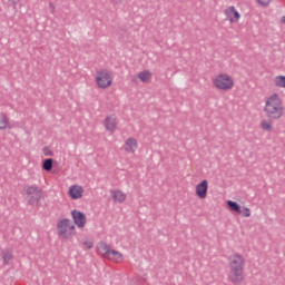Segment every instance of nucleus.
<instances>
[{"label": "nucleus", "mask_w": 285, "mask_h": 285, "mask_svg": "<svg viewBox=\"0 0 285 285\" xmlns=\"http://www.w3.org/2000/svg\"><path fill=\"white\" fill-rule=\"evenodd\" d=\"M212 86L218 92H230L235 88V78L227 72H219L212 78Z\"/></svg>", "instance_id": "obj_3"}, {"label": "nucleus", "mask_w": 285, "mask_h": 285, "mask_svg": "<svg viewBox=\"0 0 285 285\" xmlns=\"http://www.w3.org/2000/svg\"><path fill=\"white\" fill-rule=\"evenodd\" d=\"M109 199L112 204L121 205L128 202V194L121 188H114L109 190Z\"/></svg>", "instance_id": "obj_9"}, {"label": "nucleus", "mask_w": 285, "mask_h": 285, "mask_svg": "<svg viewBox=\"0 0 285 285\" xmlns=\"http://www.w3.org/2000/svg\"><path fill=\"white\" fill-rule=\"evenodd\" d=\"M24 198L29 206H39L40 199H43V189L37 185H29L24 190Z\"/></svg>", "instance_id": "obj_7"}, {"label": "nucleus", "mask_w": 285, "mask_h": 285, "mask_svg": "<svg viewBox=\"0 0 285 285\" xmlns=\"http://www.w3.org/2000/svg\"><path fill=\"white\" fill-rule=\"evenodd\" d=\"M195 196L204 202L208 197V180L203 179L195 186Z\"/></svg>", "instance_id": "obj_12"}, {"label": "nucleus", "mask_w": 285, "mask_h": 285, "mask_svg": "<svg viewBox=\"0 0 285 285\" xmlns=\"http://www.w3.org/2000/svg\"><path fill=\"white\" fill-rule=\"evenodd\" d=\"M43 154H45L47 157H51L52 150H51L50 148H45V149H43Z\"/></svg>", "instance_id": "obj_26"}, {"label": "nucleus", "mask_w": 285, "mask_h": 285, "mask_svg": "<svg viewBox=\"0 0 285 285\" xmlns=\"http://www.w3.org/2000/svg\"><path fill=\"white\" fill-rule=\"evenodd\" d=\"M115 82V76L112 71L108 69H99L95 75V83L99 90H108V88L112 87Z\"/></svg>", "instance_id": "obj_5"}, {"label": "nucleus", "mask_w": 285, "mask_h": 285, "mask_svg": "<svg viewBox=\"0 0 285 285\" xmlns=\"http://www.w3.org/2000/svg\"><path fill=\"white\" fill-rule=\"evenodd\" d=\"M225 21L230 23V26H235L242 21V12L235 6H228L224 10Z\"/></svg>", "instance_id": "obj_8"}, {"label": "nucleus", "mask_w": 285, "mask_h": 285, "mask_svg": "<svg viewBox=\"0 0 285 285\" xmlns=\"http://www.w3.org/2000/svg\"><path fill=\"white\" fill-rule=\"evenodd\" d=\"M258 8H271L273 0H255Z\"/></svg>", "instance_id": "obj_22"}, {"label": "nucleus", "mask_w": 285, "mask_h": 285, "mask_svg": "<svg viewBox=\"0 0 285 285\" xmlns=\"http://www.w3.org/2000/svg\"><path fill=\"white\" fill-rule=\"evenodd\" d=\"M104 126L107 132H117L119 129V118L116 114H109L104 119Z\"/></svg>", "instance_id": "obj_10"}, {"label": "nucleus", "mask_w": 285, "mask_h": 285, "mask_svg": "<svg viewBox=\"0 0 285 285\" xmlns=\"http://www.w3.org/2000/svg\"><path fill=\"white\" fill-rule=\"evenodd\" d=\"M12 125L10 124V117L8 114L0 112V130H10Z\"/></svg>", "instance_id": "obj_16"}, {"label": "nucleus", "mask_w": 285, "mask_h": 285, "mask_svg": "<svg viewBox=\"0 0 285 285\" xmlns=\"http://www.w3.org/2000/svg\"><path fill=\"white\" fill-rule=\"evenodd\" d=\"M132 81H139L140 83H150L153 81V71L150 69H145L136 73Z\"/></svg>", "instance_id": "obj_15"}, {"label": "nucleus", "mask_w": 285, "mask_h": 285, "mask_svg": "<svg viewBox=\"0 0 285 285\" xmlns=\"http://www.w3.org/2000/svg\"><path fill=\"white\" fill-rule=\"evenodd\" d=\"M67 195L72 200L82 199L83 195H86V189L79 184H73L68 188Z\"/></svg>", "instance_id": "obj_13"}, {"label": "nucleus", "mask_w": 285, "mask_h": 285, "mask_svg": "<svg viewBox=\"0 0 285 285\" xmlns=\"http://www.w3.org/2000/svg\"><path fill=\"white\" fill-rule=\"evenodd\" d=\"M71 217L77 228H86V224H88V218L86 217V214H83V212L73 209L71 210Z\"/></svg>", "instance_id": "obj_14"}, {"label": "nucleus", "mask_w": 285, "mask_h": 285, "mask_svg": "<svg viewBox=\"0 0 285 285\" xmlns=\"http://www.w3.org/2000/svg\"><path fill=\"white\" fill-rule=\"evenodd\" d=\"M81 246L83 248H86V250H90L91 248L95 247V242L92 240V238L90 237H85L82 240H81Z\"/></svg>", "instance_id": "obj_20"}, {"label": "nucleus", "mask_w": 285, "mask_h": 285, "mask_svg": "<svg viewBox=\"0 0 285 285\" xmlns=\"http://www.w3.org/2000/svg\"><path fill=\"white\" fill-rule=\"evenodd\" d=\"M259 128L261 130H263L264 132H273L274 130V125H273V120L271 119H263L261 122H259Z\"/></svg>", "instance_id": "obj_18"}, {"label": "nucleus", "mask_w": 285, "mask_h": 285, "mask_svg": "<svg viewBox=\"0 0 285 285\" xmlns=\"http://www.w3.org/2000/svg\"><path fill=\"white\" fill-rule=\"evenodd\" d=\"M10 6H19L21 3V0H7Z\"/></svg>", "instance_id": "obj_25"}, {"label": "nucleus", "mask_w": 285, "mask_h": 285, "mask_svg": "<svg viewBox=\"0 0 285 285\" xmlns=\"http://www.w3.org/2000/svg\"><path fill=\"white\" fill-rule=\"evenodd\" d=\"M122 150L126 155H135L139 150V140L135 137H128L124 140Z\"/></svg>", "instance_id": "obj_11"}, {"label": "nucleus", "mask_w": 285, "mask_h": 285, "mask_svg": "<svg viewBox=\"0 0 285 285\" xmlns=\"http://www.w3.org/2000/svg\"><path fill=\"white\" fill-rule=\"evenodd\" d=\"M238 215H242V217H250V208L240 207Z\"/></svg>", "instance_id": "obj_24"}, {"label": "nucleus", "mask_w": 285, "mask_h": 285, "mask_svg": "<svg viewBox=\"0 0 285 285\" xmlns=\"http://www.w3.org/2000/svg\"><path fill=\"white\" fill-rule=\"evenodd\" d=\"M98 248V253H100V255H102V257L105 259H108L109 262H114V264H120V262H124V255H121V253L111 249L110 245L100 242L97 245Z\"/></svg>", "instance_id": "obj_6"}, {"label": "nucleus", "mask_w": 285, "mask_h": 285, "mask_svg": "<svg viewBox=\"0 0 285 285\" xmlns=\"http://www.w3.org/2000/svg\"><path fill=\"white\" fill-rule=\"evenodd\" d=\"M227 266L229 268L228 282L237 285L246 282V257L242 253L234 252L227 257Z\"/></svg>", "instance_id": "obj_1"}, {"label": "nucleus", "mask_w": 285, "mask_h": 285, "mask_svg": "<svg viewBox=\"0 0 285 285\" xmlns=\"http://www.w3.org/2000/svg\"><path fill=\"white\" fill-rule=\"evenodd\" d=\"M57 233L60 239H72L77 235V226L68 218H62L57 223Z\"/></svg>", "instance_id": "obj_4"}, {"label": "nucleus", "mask_w": 285, "mask_h": 285, "mask_svg": "<svg viewBox=\"0 0 285 285\" xmlns=\"http://www.w3.org/2000/svg\"><path fill=\"white\" fill-rule=\"evenodd\" d=\"M43 170H47L48 173H50V170H52V159L48 158L43 161L42 165Z\"/></svg>", "instance_id": "obj_23"}, {"label": "nucleus", "mask_w": 285, "mask_h": 285, "mask_svg": "<svg viewBox=\"0 0 285 285\" xmlns=\"http://www.w3.org/2000/svg\"><path fill=\"white\" fill-rule=\"evenodd\" d=\"M227 206L229 208V210H232V213H239V210L242 209V206L239 204H237V202H233V200H227Z\"/></svg>", "instance_id": "obj_21"}, {"label": "nucleus", "mask_w": 285, "mask_h": 285, "mask_svg": "<svg viewBox=\"0 0 285 285\" xmlns=\"http://www.w3.org/2000/svg\"><path fill=\"white\" fill-rule=\"evenodd\" d=\"M273 83L275 88H283L285 90V76L284 75H278L274 77Z\"/></svg>", "instance_id": "obj_19"}, {"label": "nucleus", "mask_w": 285, "mask_h": 285, "mask_svg": "<svg viewBox=\"0 0 285 285\" xmlns=\"http://www.w3.org/2000/svg\"><path fill=\"white\" fill-rule=\"evenodd\" d=\"M263 112L268 119H282L284 117V100L277 92L265 98Z\"/></svg>", "instance_id": "obj_2"}, {"label": "nucleus", "mask_w": 285, "mask_h": 285, "mask_svg": "<svg viewBox=\"0 0 285 285\" xmlns=\"http://www.w3.org/2000/svg\"><path fill=\"white\" fill-rule=\"evenodd\" d=\"M12 259H14V254H12V250L3 249L1 252V261L3 266H8Z\"/></svg>", "instance_id": "obj_17"}]
</instances>
